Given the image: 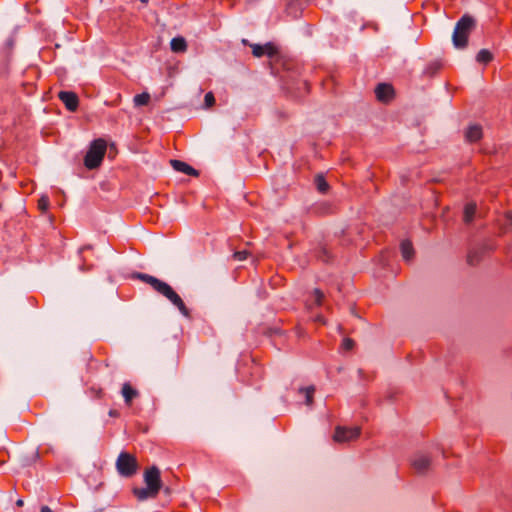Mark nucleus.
<instances>
[{
	"instance_id": "1",
	"label": "nucleus",
	"mask_w": 512,
	"mask_h": 512,
	"mask_svg": "<svg viewBox=\"0 0 512 512\" xmlns=\"http://www.w3.org/2000/svg\"><path fill=\"white\" fill-rule=\"evenodd\" d=\"M132 277L150 285L157 293L164 296L174 306H176L183 316L189 317V310L187 309L183 300L168 283L145 273H134Z\"/></svg>"
},
{
	"instance_id": "2",
	"label": "nucleus",
	"mask_w": 512,
	"mask_h": 512,
	"mask_svg": "<svg viewBox=\"0 0 512 512\" xmlns=\"http://www.w3.org/2000/svg\"><path fill=\"white\" fill-rule=\"evenodd\" d=\"M475 20L470 15H463L456 23L452 41L453 45L458 49H463L468 45V38L472 30L475 28Z\"/></svg>"
},
{
	"instance_id": "3",
	"label": "nucleus",
	"mask_w": 512,
	"mask_h": 512,
	"mask_svg": "<svg viewBox=\"0 0 512 512\" xmlns=\"http://www.w3.org/2000/svg\"><path fill=\"white\" fill-rule=\"evenodd\" d=\"M107 143L104 139L98 138L91 142L84 158V165L92 170L99 167L104 159Z\"/></svg>"
},
{
	"instance_id": "4",
	"label": "nucleus",
	"mask_w": 512,
	"mask_h": 512,
	"mask_svg": "<svg viewBox=\"0 0 512 512\" xmlns=\"http://www.w3.org/2000/svg\"><path fill=\"white\" fill-rule=\"evenodd\" d=\"M116 468L121 476L131 477L137 472V459L130 453L121 452L116 461Z\"/></svg>"
},
{
	"instance_id": "5",
	"label": "nucleus",
	"mask_w": 512,
	"mask_h": 512,
	"mask_svg": "<svg viewBox=\"0 0 512 512\" xmlns=\"http://www.w3.org/2000/svg\"><path fill=\"white\" fill-rule=\"evenodd\" d=\"M360 434L361 428L359 426H337L335 428L333 440L337 443H348L357 440L360 437Z\"/></svg>"
},
{
	"instance_id": "6",
	"label": "nucleus",
	"mask_w": 512,
	"mask_h": 512,
	"mask_svg": "<svg viewBox=\"0 0 512 512\" xmlns=\"http://www.w3.org/2000/svg\"><path fill=\"white\" fill-rule=\"evenodd\" d=\"M144 482L146 486L151 487L159 492L162 487L160 470L156 466H152L147 469L144 473Z\"/></svg>"
},
{
	"instance_id": "7",
	"label": "nucleus",
	"mask_w": 512,
	"mask_h": 512,
	"mask_svg": "<svg viewBox=\"0 0 512 512\" xmlns=\"http://www.w3.org/2000/svg\"><path fill=\"white\" fill-rule=\"evenodd\" d=\"M58 98L69 111L74 112L77 110L79 106V99L76 93L72 91H60L58 93Z\"/></svg>"
},
{
	"instance_id": "8",
	"label": "nucleus",
	"mask_w": 512,
	"mask_h": 512,
	"mask_svg": "<svg viewBox=\"0 0 512 512\" xmlns=\"http://www.w3.org/2000/svg\"><path fill=\"white\" fill-rule=\"evenodd\" d=\"M375 94L379 101L388 102L394 96V89L390 84L380 83L375 88Z\"/></svg>"
},
{
	"instance_id": "9",
	"label": "nucleus",
	"mask_w": 512,
	"mask_h": 512,
	"mask_svg": "<svg viewBox=\"0 0 512 512\" xmlns=\"http://www.w3.org/2000/svg\"><path fill=\"white\" fill-rule=\"evenodd\" d=\"M277 52V48L270 42L264 45L254 44L252 46V53L255 57H261L263 55L273 57Z\"/></svg>"
},
{
	"instance_id": "10",
	"label": "nucleus",
	"mask_w": 512,
	"mask_h": 512,
	"mask_svg": "<svg viewBox=\"0 0 512 512\" xmlns=\"http://www.w3.org/2000/svg\"><path fill=\"white\" fill-rule=\"evenodd\" d=\"M430 463L431 460L429 456L425 454H417L414 456L412 460L413 468L419 473H423L424 471H426L429 468Z\"/></svg>"
},
{
	"instance_id": "11",
	"label": "nucleus",
	"mask_w": 512,
	"mask_h": 512,
	"mask_svg": "<svg viewBox=\"0 0 512 512\" xmlns=\"http://www.w3.org/2000/svg\"><path fill=\"white\" fill-rule=\"evenodd\" d=\"M170 164L173 167L174 170L184 173L186 175L190 176H198V171L194 169L192 166L187 164L186 162H183L181 160L172 159L170 160Z\"/></svg>"
},
{
	"instance_id": "12",
	"label": "nucleus",
	"mask_w": 512,
	"mask_h": 512,
	"mask_svg": "<svg viewBox=\"0 0 512 512\" xmlns=\"http://www.w3.org/2000/svg\"><path fill=\"white\" fill-rule=\"evenodd\" d=\"M121 394L128 406L131 405L133 399L139 396L138 390H136L129 382H125L122 385Z\"/></svg>"
},
{
	"instance_id": "13",
	"label": "nucleus",
	"mask_w": 512,
	"mask_h": 512,
	"mask_svg": "<svg viewBox=\"0 0 512 512\" xmlns=\"http://www.w3.org/2000/svg\"><path fill=\"white\" fill-rule=\"evenodd\" d=\"M482 127L479 125H471L466 129L465 139L469 143H474L482 138Z\"/></svg>"
},
{
	"instance_id": "14",
	"label": "nucleus",
	"mask_w": 512,
	"mask_h": 512,
	"mask_svg": "<svg viewBox=\"0 0 512 512\" xmlns=\"http://www.w3.org/2000/svg\"><path fill=\"white\" fill-rule=\"evenodd\" d=\"M133 493L139 501H144L149 498H155L159 492L151 487L146 486L143 488H135Z\"/></svg>"
},
{
	"instance_id": "15",
	"label": "nucleus",
	"mask_w": 512,
	"mask_h": 512,
	"mask_svg": "<svg viewBox=\"0 0 512 512\" xmlns=\"http://www.w3.org/2000/svg\"><path fill=\"white\" fill-rule=\"evenodd\" d=\"M401 254L405 261H410L414 255V249L412 243L409 240H404L400 245Z\"/></svg>"
},
{
	"instance_id": "16",
	"label": "nucleus",
	"mask_w": 512,
	"mask_h": 512,
	"mask_svg": "<svg viewBox=\"0 0 512 512\" xmlns=\"http://www.w3.org/2000/svg\"><path fill=\"white\" fill-rule=\"evenodd\" d=\"M170 48L173 52H184L187 49L186 40L183 37H174L170 42Z\"/></svg>"
},
{
	"instance_id": "17",
	"label": "nucleus",
	"mask_w": 512,
	"mask_h": 512,
	"mask_svg": "<svg viewBox=\"0 0 512 512\" xmlns=\"http://www.w3.org/2000/svg\"><path fill=\"white\" fill-rule=\"evenodd\" d=\"M493 60V54L488 49H481L476 55V61L481 64H488Z\"/></svg>"
},
{
	"instance_id": "18",
	"label": "nucleus",
	"mask_w": 512,
	"mask_h": 512,
	"mask_svg": "<svg viewBox=\"0 0 512 512\" xmlns=\"http://www.w3.org/2000/svg\"><path fill=\"white\" fill-rule=\"evenodd\" d=\"M476 213V205L474 203H468L464 208V221L466 223H470Z\"/></svg>"
},
{
	"instance_id": "19",
	"label": "nucleus",
	"mask_w": 512,
	"mask_h": 512,
	"mask_svg": "<svg viewBox=\"0 0 512 512\" xmlns=\"http://www.w3.org/2000/svg\"><path fill=\"white\" fill-rule=\"evenodd\" d=\"M314 392H315L314 386H308V387L299 389V393H301L305 396L306 404L308 406H311L313 403Z\"/></svg>"
},
{
	"instance_id": "20",
	"label": "nucleus",
	"mask_w": 512,
	"mask_h": 512,
	"mask_svg": "<svg viewBox=\"0 0 512 512\" xmlns=\"http://www.w3.org/2000/svg\"><path fill=\"white\" fill-rule=\"evenodd\" d=\"M149 100H150V95L147 92H143L141 94H137V95L134 96V99H133L134 104L136 106L147 105Z\"/></svg>"
},
{
	"instance_id": "21",
	"label": "nucleus",
	"mask_w": 512,
	"mask_h": 512,
	"mask_svg": "<svg viewBox=\"0 0 512 512\" xmlns=\"http://www.w3.org/2000/svg\"><path fill=\"white\" fill-rule=\"evenodd\" d=\"M316 185H317V189L322 193H325L328 190V183L326 182L324 177L321 175H318L316 177Z\"/></svg>"
},
{
	"instance_id": "22",
	"label": "nucleus",
	"mask_w": 512,
	"mask_h": 512,
	"mask_svg": "<svg viewBox=\"0 0 512 512\" xmlns=\"http://www.w3.org/2000/svg\"><path fill=\"white\" fill-rule=\"evenodd\" d=\"M49 204H50V201H49V198L47 196H42L38 200V208L40 210H42L43 212L48 210Z\"/></svg>"
},
{
	"instance_id": "23",
	"label": "nucleus",
	"mask_w": 512,
	"mask_h": 512,
	"mask_svg": "<svg viewBox=\"0 0 512 512\" xmlns=\"http://www.w3.org/2000/svg\"><path fill=\"white\" fill-rule=\"evenodd\" d=\"M354 347V341L351 338H344L341 344V349L350 351Z\"/></svg>"
},
{
	"instance_id": "24",
	"label": "nucleus",
	"mask_w": 512,
	"mask_h": 512,
	"mask_svg": "<svg viewBox=\"0 0 512 512\" xmlns=\"http://www.w3.org/2000/svg\"><path fill=\"white\" fill-rule=\"evenodd\" d=\"M233 259L236 260V261H243V260H246L247 257H248V252L243 250V251H237L233 254Z\"/></svg>"
},
{
	"instance_id": "25",
	"label": "nucleus",
	"mask_w": 512,
	"mask_h": 512,
	"mask_svg": "<svg viewBox=\"0 0 512 512\" xmlns=\"http://www.w3.org/2000/svg\"><path fill=\"white\" fill-rule=\"evenodd\" d=\"M204 102L207 107H211L215 103V98L212 92L205 94Z\"/></svg>"
},
{
	"instance_id": "26",
	"label": "nucleus",
	"mask_w": 512,
	"mask_h": 512,
	"mask_svg": "<svg viewBox=\"0 0 512 512\" xmlns=\"http://www.w3.org/2000/svg\"><path fill=\"white\" fill-rule=\"evenodd\" d=\"M313 294H314V297H315L316 304L317 305H321L322 299L324 297L323 292L321 290H319V289H314Z\"/></svg>"
},
{
	"instance_id": "27",
	"label": "nucleus",
	"mask_w": 512,
	"mask_h": 512,
	"mask_svg": "<svg viewBox=\"0 0 512 512\" xmlns=\"http://www.w3.org/2000/svg\"><path fill=\"white\" fill-rule=\"evenodd\" d=\"M438 68L439 66L437 64H433L431 67L427 68L426 73L433 74Z\"/></svg>"
},
{
	"instance_id": "28",
	"label": "nucleus",
	"mask_w": 512,
	"mask_h": 512,
	"mask_svg": "<svg viewBox=\"0 0 512 512\" xmlns=\"http://www.w3.org/2000/svg\"><path fill=\"white\" fill-rule=\"evenodd\" d=\"M41 512H53V510L48 506H42Z\"/></svg>"
},
{
	"instance_id": "29",
	"label": "nucleus",
	"mask_w": 512,
	"mask_h": 512,
	"mask_svg": "<svg viewBox=\"0 0 512 512\" xmlns=\"http://www.w3.org/2000/svg\"><path fill=\"white\" fill-rule=\"evenodd\" d=\"M507 218L512 222V211L507 213Z\"/></svg>"
},
{
	"instance_id": "30",
	"label": "nucleus",
	"mask_w": 512,
	"mask_h": 512,
	"mask_svg": "<svg viewBox=\"0 0 512 512\" xmlns=\"http://www.w3.org/2000/svg\"><path fill=\"white\" fill-rule=\"evenodd\" d=\"M16 504H17L18 506H22V505H23V500L19 499V500L16 502Z\"/></svg>"
},
{
	"instance_id": "31",
	"label": "nucleus",
	"mask_w": 512,
	"mask_h": 512,
	"mask_svg": "<svg viewBox=\"0 0 512 512\" xmlns=\"http://www.w3.org/2000/svg\"><path fill=\"white\" fill-rule=\"evenodd\" d=\"M34 456H35V458H38V457H39V453H38V451H37V450L34 452Z\"/></svg>"
},
{
	"instance_id": "32",
	"label": "nucleus",
	"mask_w": 512,
	"mask_h": 512,
	"mask_svg": "<svg viewBox=\"0 0 512 512\" xmlns=\"http://www.w3.org/2000/svg\"><path fill=\"white\" fill-rule=\"evenodd\" d=\"M109 414H110L111 416H114V415H115V413H114L113 411H110V412H109Z\"/></svg>"
},
{
	"instance_id": "33",
	"label": "nucleus",
	"mask_w": 512,
	"mask_h": 512,
	"mask_svg": "<svg viewBox=\"0 0 512 512\" xmlns=\"http://www.w3.org/2000/svg\"><path fill=\"white\" fill-rule=\"evenodd\" d=\"M141 2L146 3V2H147V0H141Z\"/></svg>"
}]
</instances>
